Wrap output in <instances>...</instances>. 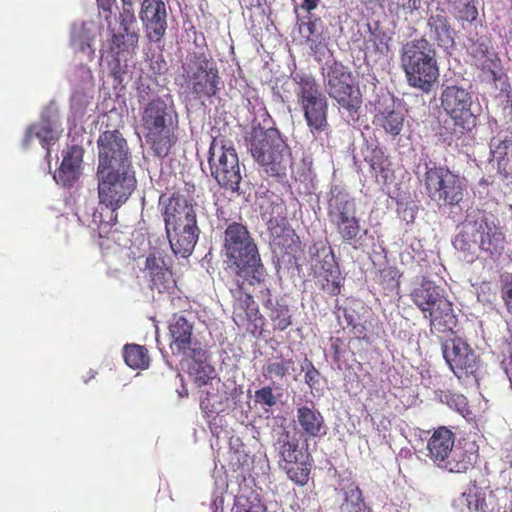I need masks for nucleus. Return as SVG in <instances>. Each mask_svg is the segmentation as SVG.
I'll use <instances>...</instances> for the list:
<instances>
[{
	"instance_id": "nucleus-1",
	"label": "nucleus",
	"mask_w": 512,
	"mask_h": 512,
	"mask_svg": "<svg viewBox=\"0 0 512 512\" xmlns=\"http://www.w3.org/2000/svg\"><path fill=\"white\" fill-rule=\"evenodd\" d=\"M453 245L466 261L472 262L479 252L500 255L505 248V237L491 215L476 209L467 214Z\"/></svg>"
},
{
	"instance_id": "nucleus-2",
	"label": "nucleus",
	"mask_w": 512,
	"mask_h": 512,
	"mask_svg": "<svg viewBox=\"0 0 512 512\" xmlns=\"http://www.w3.org/2000/svg\"><path fill=\"white\" fill-rule=\"evenodd\" d=\"M224 250L228 267L238 277V283L256 285L264 281L266 272L258 248L244 225L232 223L226 228Z\"/></svg>"
},
{
	"instance_id": "nucleus-3",
	"label": "nucleus",
	"mask_w": 512,
	"mask_h": 512,
	"mask_svg": "<svg viewBox=\"0 0 512 512\" xmlns=\"http://www.w3.org/2000/svg\"><path fill=\"white\" fill-rule=\"evenodd\" d=\"M141 122L146 142L155 155L167 156L176 142L178 120L173 105L161 98L152 99L143 108Z\"/></svg>"
},
{
	"instance_id": "nucleus-4",
	"label": "nucleus",
	"mask_w": 512,
	"mask_h": 512,
	"mask_svg": "<svg viewBox=\"0 0 512 512\" xmlns=\"http://www.w3.org/2000/svg\"><path fill=\"white\" fill-rule=\"evenodd\" d=\"M163 216L172 251L183 258L188 257L200 233L194 207L179 197H170L164 205Z\"/></svg>"
},
{
	"instance_id": "nucleus-5",
	"label": "nucleus",
	"mask_w": 512,
	"mask_h": 512,
	"mask_svg": "<svg viewBox=\"0 0 512 512\" xmlns=\"http://www.w3.org/2000/svg\"><path fill=\"white\" fill-rule=\"evenodd\" d=\"M435 50L425 39L413 40L402 48L401 67L409 86L429 93L439 77Z\"/></svg>"
},
{
	"instance_id": "nucleus-6",
	"label": "nucleus",
	"mask_w": 512,
	"mask_h": 512,
	"mask_svg": "<svg viewBox=\"0 0 512 512\" xmlns=\"http://www.w3.org/2000/svg\"><path fill=\"white\" fill-rule=\"evenodd\" d=\"M248 148L253 159L268 176L285 175L291 162V153L277 129L254 128L248 139Z\"/></svg>"
},
{
	"instance_id": "nucleus-7",
	"label": "nucleus",
	"mask_w": 512,
	"mask_h": 512,
	"mask_svg": "<svg viewBox=\"0 0 512 512\" xmlns=\"http://www.w3.org/2000/svg\"><path fill=\"white\" fill-rule=\"evenodd\" d=\"M413 303L430 320V330L434 334L451 332L456 326L457 318L451 302L444 295V290L429 280H422L411 292Z\"/></svg>"
},
{
	"instance_id": "nucleus-8",
	"label": "nucleus",
	"mask_w": 512,
	"mask_h": 512,
	"mask_svg": "<svg viewBox=\"0 0 512 512\" xmlns=\"http://www.w3.org/2000/svg\"><path fill=\"white\" fill-rule=\"evenodd\" d=\"M424 165L423 182L429 199L438 208L459 206L467 193V180L446 167Z\"/></svg>"
},
{
	"instance_id": "nucleus-9",
	"label": "nucleus",
	"mask_w": 512,
	"mask_h": 512,
	"mask_svg": "<svg viewBox=\"0 0 512 512\" xmlns=\"http://www.w3.org/2000/svg\"><path fill=\"white\" fill-rule=\"evenodd\" d=\"M470 449L454 448V435L446 427L437 429L427 443L428 456L439 468L451 473H464L477 461L478 454Z\"/></svg>"
},
{
	"instance_id": "nucleus-10",
	"label": "nucleus",
	"mask_w": 512,
	"mask_h": 512,
	"mask_svg": "<svg viewBox=\"0 0 512 512\" xmlns=\"http://www.w3.org/2000/svg\"><path fill=\"white\" fill-rule=\"evenodd\" d=\"M322 74L325 90L337 105L349 114L356 113L362 103V96L350 70L343 64L326 61Z\"/></svg>"
},
{
	"instance_id": "nucleus-11",
	"label": "nucleus",
	"mask_w": 512,
	"mask_h": 512,
	"mask_svg": "<svg viewBox=\"0 0 512 512\" xmlns=\"http://www.w3.org/2000/svg\"><path fill=\"white\" fill-rule=\"evenodd\" d=\"M296 95L298 103L304 112V117L310 131L317 137L328 127L326 97L321 93L315 79L311 75L296 73Z\"/></svg>"
},
{
	"instance_id": "nucleus-12",
	"label": "nucleus",
	"mask_w": 512,
	"mask_h": 512,
	"mask_svg": "<svg viewBox=\"0 0 512 512\" xmlns=\"http://www.w3.org/2000/svg\"><path fill=\"white\" fill-rule=\"evenodd\" d=\"M208 163L212 177L221 187L232 192L239 190L242 167L232 145L214 138L209 148Z\"/></svg>"
},
{
	"instance_id": "nucleus-13",
	"label": "nucleus",
	"mask_w": 512,
	"mask_h": 512,
	"mask_svg": "<svg viewBox=\"0 0 512 512\" xmlns=\"http://www.w3.org/2000/svg\"><path fill=\"white\" fill-rule=\"evenodd\" d=\"M98 197L101 205L113 213L130 197L136 187V178L132 168L96 173Z\"/></svg>"
},
{
	"instance_id": "nucleus-14",
	"label": "nucleus",
	"mask_w": 512,
	"mask_h": 512,
	"mask_svg": "<svg viewBox=\"0 0 512 512\" xmlns=\"http://www.w3.org/2000/svg\"><path fill=\"white\" fill-rule=\"evenodd\" d=\"M328 217L343 241L351 243L359 238L361 227L356 217L355 202L345 190L338 186L330 190Z\"/></svg>"
},
{
	"instance_id": "nucleus-15",
	"label": "nucleus",
	"mask_w": 512,
	"mask_h": 512,
	"mask_svg": "<svg viewBox=\"0 0 512 512\" xmlns=\"http://www.w3.org/2000/svg\"><path fill=\"white\" fill-rule=\"evenodd\" d=\"M191 93L197 98H211L219 90L220 77L215 62L203 53L191 55L183 66Z\"/></svg>"
},
{
	"instance_id": "nucleus-16",
	"label": "nucleus",
	"mask_w": 512,
	"mask_h": 512,
	"mask_svg": "<svg viewBox=\"0 0 512 512\" xmlns=\"http://www.w3.org/2000/svg\"><path fill=\"white\" fill-rule=\"evenodd\" d=\"M441 107L453 121L454 125L463 131H471L476 126V115L472 109V93L459 85L444 86L440 96Z\"/></svg>"
},
{
	"instance_id": "nucleus-17",
	"label": "nucleus",
	"mask_w": 512,
	"mask_h": 512,
	"mask_svg": "<svg viewBox=\"0 0 512 512\" xmlns=\"http://www.w3.org/2000/svg\"><path fill=\"white\" fill-rule=\"evenodd\" d=\"M97 172L132 168L126 140L117 130L103 132L98 140Z\"/></svg>"
},
{
	"instance_id": "nucleus-18",
	"label": "nucleus",
	"mask_w": 512,
	"mask_h": 512,
	"mask_svg": "<svg viewBox=\"0 0 512 512\" xmlns=\"http://www.w3.org/2000/svg\"><path fill=\"white\" fill-rule=\"evenodd\" d=\"M442 350L446 363L458 378L476 371L477 356L462 338L454 336L446 339Z\"/></svg>"
},
{
	"instance_id": "nucleus-19",
	"label": "nucleus",
	"mask_w": 512,
	"mask_h": 512,
	"mask_svg": "<svg viewBox=\"0 0 512 512\" xmlns=\"http://www.w3.org/2000/svg\"><path fill=\"white\" fill-rule=\"evenodd\" d=\"M63 132L57 111L53 107L46 108L40 121L31 125L23 139V146L28 148L33 138L38 139L41 146L47 150V157L50 156L49 147L54 145Z\"/></svg>"
},
{
	"instance_id": "nucleus-20",
	"label": "nucleus",
	"mask_w": 512,
	"mask_h": 512,
	"mask_svg": "<svg viewBox=\"0 0 512 512\" xmlns=\"http://www.w3.org/2000/svg\"><path fill=\"white\" fill-rule=\"evenodd\" d=\"M169 333L171 337L170 348L173 354L180 355L183 358L192 353L201 354L202 344L193 337V325L183 316H174L170 325Z\"/></svg>"
},
{
	"instance_id": "nucleus-21",
	"label": "nucleus",
	"mask_w": 512,
	"mask_h": 512,
	"mask_svg": "<svg viewBox=\"0 0 512 512\" xmlns=\"http://www.w3.org/2000/svg\"><path fill=\"white\" fill-rule=\"evenodd\" d=\"M140 18L145 26L148 39L152 42H159L167 29L165 3L162 0H144Z\"/></svg>"
},
{
	"instance_id": "nucleus-22",
	"label": "nucleus",
	"mask_w": 512,
	"mask_h": 512,
	"mask_svg": "<svg viewBox=\"0 0 512 512\" xmlns=\"http://www.w3.org/2000/svg\"><path fill=\"white\" fill-rule=\"evenodd\" d=\"M202 355L192 353L185 357L187 360V373L191 381L199 388L203 386H213L214 382L219 383V378L215 368L209 361V356L206 349L201 348Z\"/></svg>"
},
{
	"instance_id": "nucleus-23",
	"label": "nucleus",
	"mask_w": 512,
	"mask_h": 512,
	"mask_svg": "<svg viewBox=\"0 0 512 512\" xmlns=\"http://www.w3.org/2000/svg\"><path fill=\"white\" fill-rule=\"evenodd\" d=\"M135 15L120 16V28L113 34V49H117L116 54H132L138 44L139 35L135 29Z\"/></svg>"
},
{
	"instance_id": "nucleus-24",
	"label": "nucleus",
	"mask_w": 512,
	"mask_h": 512,
	"mask_svg": "<svg viewBox=\"0 0 512 512\" xmlns=\"http://www.w3.org/2000/svg\"><path fill=\"white\" fill-rule=\"evenodd\" d=\"M97 35V26L94 22L74 23L71 26L70 43L73 49L84 54L88 60L94 55L93 43Z\"/></svg>"
},
{
	"instance_id": "nucleus-25",
	"label": "nucleus",
	"mask_w": 512,
	"mask_h": 512,
	"mask_svg": "<svg viewBox=\"0 0 512 512\" xmlns=\"http://www.w3.org/2000/svg\"><path fill=\"white\" fill-rule=\"evenodd\" d=\"M491 161L496 163L497 170L507 179H512V140L494 137L490 142Z\"/></svg>"
},
{
	"instance_id": "nucleus-26",
	"label": "nucleus",
	"mask_w": 512,
	"mask_h": 512,
	"mask_svg": "<svg viewBox=\"0 0 512 512\" xmlns=\"http://www.w3.org/2000/svg\"><path fill=\"white\" fill-rule=\"evenodd\" d=\"M296 422L305 436L319 437L324 434V418L314 407H298L296 411Z\"/></svg>"
},
{
	"instance_id": "nucleus-27",
	"label": "nucleus",
	"mask_w": 512,
	"mask_h": 512,
	"mask_svg": "<svg viewBox=\"0 0 512 512\" xmlns=\"http://www.w3.org/2000/svg\"><path fill=\"white\" fill-rule=\"evenodd\" d=\"M494 497L495 495L492 491L474 486L468 492L463 493L458 502L466 505L470 511L489 512L493 510L492 500Z\"/></svg>"
},
{
	"instance_id": "nucleus-28",
	"label": "nucleus",
	"mask_w": 512,
	"mask_h": 512,
	"mask_svg": "<svg viewBox=\"0 0 512 512\" xmlns=\"http://www.w3.org/2000/svg\"><path fill=\"white\" fill-rule=\"evenodd\" d=\"M145 269L148 271L152 285L155 288L161 291L168 287L172 273L160 256L149 255L145 261Z\"/></svg>"
},
{
	"instance_id": "nucleus-29",
	"label": "nucleus",
	"mask_w": 512,
	"mask_h": 512,
	"mask_svg": "<svg viewBox=\"0 0 512 512\" xmlns=\"http://www.w3.org/2000/svg\"><path fill=\"white\" fill-rule=\"evenodd\" d=\"M430 36L434 38L438 45L448 48L454 43V31L448 23L445 16L441 14L432 15L429 18Z\"/></svg>"
},
{
	"instance_id": "nucleus-30",
	"label": "nucleus",
	"mask_w": 512,
	"mask_h": 512,
	"mask_svg": "<svg viewBox=\"0 0 512 512\" xmlns=\"http://www.w3.org/2000/svg\"><path fill=\"white\" fill-rule=\"evenodd\" d=\"M343 502L340 505L341 512H371L366 504L359 486L355 483L346 485L343 489Z\"/></svg>"
},
{
	"instance_id": "nucleus-31",
	"label": "nucleus",
	"mask_w": 512,
	"mask_h": 512,
	"mask_svg": "<svg viewBox=\"0 0 512 512\" xmlns=\"http://www.w3.org/2000/svg\"><path fill=\"white\" fill-rule=\"evenodd\" d=\"M264 307L269 310V318L275 329L284 331L291 324V315L287 305L274 302L271 298L264 302Z\"/></svg>"
},
{
	"instance_id": "nucleus-32",
	"label": "nucleus",
	"mask_w": 512,
	"mask_h": 512,
	"mask_svg": "<svg viewBox=\"0 0 512 512\" xmlns=\"http://www.w3.org/2000/svg\"><path fill=\"white\" fill-rule=\"evenodd\" d=\"M404 120V114L400 110H385L376 116V123L394 137L402 131Z\"/></svg>"
},
{
	"instance_id": "nucleus-33",
	"label": "nucleus",
	"mask_w": 512,
	"mask_h": 512,
	"mask_svg": "<svg viewBox=\"0 0 512 512\" xmlns=\"http://www.w3.org/2000/svg\"><path fill=\"white\" fill-rule=\"evenodd\" d=\"M268 227L271 234V243L275 247H286L293 242L294 232L290 228L285 227L284 223H279L277 218L272 215L268 217ZM284 222V218H281Z\"/></svg>"
},
{
	"instance_id": "nucleus-34",
	"label": "nucleus",
	"mask_w": 512,
	"mask_h": 512,
	"mask_svg": "<svg viewBox=\"0 0 512 512\" xmlns=\"http://www.w3.org/2000/svg\"><path fill=\"white\" fill-rule=\"evenodd\" d=\"M316 272L319 276L323 277L328 284L332 285L333 291L339 288L340 271L331 253L324 256L320 266L316 265Z\"/></svg>"
},
{
	"instance_id": "nucleus-35",
	"label": "nucleus",
	"mask_w": 512,
	"mask_h": 512,
	"mask_svg": "<svg viewBox=\"0 0 512 512\" xmlns=\"http://www.w3.org/2000/svg\"><path fill=\"white\" fill-rule=\"evenodd\" d=\"M123 357L126 364L133 369H145L149 365L147 350L140 345H126Z\"/></svg>"
},
{
	"instance_id": "nucleus-36",
	"label": "nucleus",
	"mask_w": 512,
	"mask_h": 512,
	"mask_svg": "<svg viewBox=\"0 0 512 512\" xmlns=\"http://www.w3.org/2000/svg\"><path fill=\"white\" fill-rule=\"evenodd\" d=\"M295 371V363L292 359L269 361L263 368V375L269 379H282L290 372Z\"/></svg>"
},
{
	"instance_id": "nucleus-37",
	"label": "nucleus",
	"mask_w": 512,
	"mask_h": 512,
	"mask_svg": "<svg viewBox=\"0 0 512 512\" xmlns=\"http://www.w3.org/2000/svg\"><path fill=\"white\" fill-rule=\"evenodd\" d=\"M278 449L287 463H297L301 452L298 450V441L288 434L282 435L278 440Z\"/></svg>"
},
{
	"instance_id": "nucleus-38",
	"label": "nucleus",
	"mask_w": 512,
	"mask_h": 512,
	"mask_svg": "<svg viewBox=\"0 0 512 512\" xmlns=\"http://www.w3.org/2000/svg\"><path fill=\"white\" fill-rule=\"evenodd\" d=\"M299 30L301 35L306 38V42L310 48H316L320 39V33L317 29V21L303 22L299 25Z\"/></svg>"
},
{
	"instance_id": "nucleus-39",
	"label": "nucleus",
	"mask_w": 512,
	"mask_h": 512,
	"mask_svg": "<svg viewBox=\"0 0 512 512\" xmlns=\"http://www.w3.org/2000/svg\"><path fill=\"white\" fill-rule=\"evenodd\" d=\"M80 171L70 167L67 163L61 164L59 170L54 174V180L63 186L72 185L79 177Z\"/></svg>"
},
{
	"instance_id": "nucleus-40",
	"label": "nucleus",
	"mask_w": 512,
	"mask_h": 512,
	"mask_svg": "<svg viewBox=\"0 0 512 512\" xmlns=\"http://www.w3.org/2000/svg\"><path fill=\"white\" fill-rule=\"evenodd\" d=\"M293 464L294 465L287 470L289 479H291L296 484H306L309 478L310 469L305 465H298V462Z\"/></svg>"
},
{
	"instance_id": "nucleus-41",
	"label": "nucleus",
	"mask_w": 512,
	"mask_h": 512,
	"mask_svg": "<svg viewBox=\"0 0 512 512\" xmlns=\"http://www.w3.org/2000/svg\"><path fill=\"white\" fill-rule=\"evenodd\" d=\"M302 370H306L305 372V383L311 389H317L320 380L319 371L313 366L312 362L308 359H305L301 365Z\"/></svg>"
},
{
	"instance_id": "nucleus-42",
	"label": "nucleus",
	"mask_w": 512,
	"mask_h": 512,
	"mask_svg": "<svg viewBox=\"0 0 512 512\" xmlns=\"http://www.w3.org/2000/svg\"><path fill=\"white\" fill-rule=\"evenodd\" d=\"M83 158V150L78 146H72L63 157L61 164H68L70 167L80 171V165Z\"/></svg>"
},
{
	"instance_id": "nucleus-43",
	"label": "nucleus",
	"mask_w": 512,
	"mask_h": 512,
	"mask_svg": "<svg viewBox=\"0 0 512 512\" xmlns=\"http://www.w3.org/2000/svg\"><path fill=\"white\" fill-rule=\"evenodd\" d=\"M233 512H266L265 506L260 501L242 502L239 500L232 509Z\"/></svg>"
},
{
	"instance_id": "nucleus-44",
	"label": "nucleus",
	"mask_w": 512,
	"mask_h": 512,
	"mask_svg": "<svg viewBox=\"0 0 512 512\" xmlns=\"http://www.w3.org/2000/svg\"><path fill=\"white\" fill-rule=\"evenodd\" d=\"M255 402L271 407L276 404L277 399L270 387H263L255 392Z\"/></svg>"
},
{
	"instance_id": "nucleus-45",
	"label": "nucleus",
	"mask_w": 512,
	"mask_h": 512,
	"mask_svg": "<svg viewBox=\"0 0 512 512\" xmlns=\"http://www.w3.org/2000/svg\"><path fill=\"white\" fill-rule=\"evenodd\" d=\"M501 292L507 312L512 315V275L504 277Z\"/></svg>"
},
{
	"instance_id": "nucleus-46",
	"label": "nucleus",
	"mask_w": 512,
	"mask_h": 512,
	"mask_svg": "<svg viewBox=\"0 0 512 512\" xmlns=\"http://www.w3.org/2000/svg\"><path fill=\"white\" fill-rule=\"evenodd\" d=\"M478 11L476 7L470 2L463 4V7L458 12V18L461 21L472 22L476 19Z\"/></svg>"
},
{
	"instance_id": "nucleus-47",
	"label": "nucleus",
	"mask_w": 512,
	"mask_h": 512,
	"mask_svg": "<svg viewBox=\"0 0 512 512\" xmlns=\"http://www.w3.org/2000/svg\"><path fill=\"white\" fill-rule=\"evenodd\" d=\"M254 305L255 303L252 296L248 293L241 292L239 299L236 300L235 308L253 311L255 310Z\"/></svg>"
},
{
	"instance_id": "nucleus-48",
	"label": "nucleus",
	"mask_w": 512,
	"mask_h": 512,
	"mask_svg": "<svg viewBox=\"0 0 512 512\" xmlns=\"http://www.w3.org/2000/svg\"><path fill=\"white\" fill-rule=\"evenodd\" d=\"M200 407L205 414L210 416V414L218 413L219 409L216 407L214 402H211L210 398L207 396L203 398L200 402Z\"/></svg>"
},
{
	"instance_id": "nucleus-49",
	"label": "nucleus",
	"mask_w": 512,
	"mask_h": 512,
	"mask_svg": "<svg viewBox=\"0 0 512 512\" xmlns=\"http://www.w3.org/2000/svg\"><path fill=\"white\" fill-rule=\"evenodd\" d=\"M397 4L403 9L413 11L419 8V0H397Z\"/></svg>"
},
{
	"instance_id": "nucleus-50",
	"label": "nucleus",
	"mask_w": 512,
	"mask_h": 512,
	"mask_svg": "<svg viewBox=\"0 0 512 512\" xmlns=\"http://www.w3.org/2000/svg\"><path fill=\"white\" fill-rule=\"evenodd\" d=\"M505 372L512 383V339L509 342V357L504 361Z\"/></svg>"
},
{
	"instance_id": "nucleus-51",
	"label": "nucleus",
	"mask_w": 512,
	"mask_h": 512,
	"mask_svg": "<svg viewBox=\"0 0 512 512\" xmlns=\"http://www.w3.org/2000/svg\"><path fill=\"white\" fill-rule=\"evenodd\" d=\"M498 492L509 502L503 512H512V488L499 490Z\"/></svg>"
},
{
	"instance_id": "nucleus-52",
	"label": "nucleus",
	"mask_w": 512,
	"mask_h": 512,
	"mask_svg": "<svg viewBox=\"0 0 512 512\" xmlns=\"http://www.w3.org/2000/svg\"><path fill=\"white\" fill-rule=\"evenodd\" d=\"M132 2H133V0H129L128 3L123 2V11L120 13V16L134 15V12L132 9Z\"/></svg>"
},
{
	"instance_id": "nucleus-53",
	"label": "nucleus",
	"mask_w": 512,
	"mask_h": 512,
	"mask_svg": "<svg viewBox=\"0 0 512 512\" xmlns=\"http://www.w3.org/2000/svg\"><path fill=\"white\" fill-rule=\"evenodd\" d=\"M319 3V0H303L302 7L306 9L308 12L315 9Z\"/></svg>"
},
{
	"instance_id": "nucleus-54",
	"label": "nucleus",
	"mask_w": 512,
	"mask_h": 512,
	"mask_svg": "<svg viewBox=\"0 0 512 512\" xmlns=\"http://www.w3.org/2000/svg\"><path fill=\"white\" fill-rule=\"evenodd\" d=\"M100 7L107 10L110 6L111 0H97Z\"/></svg>"
},
{
	"instance_id": "nucleus-55",
	"label": "nucleus",
	"mask_w": 512,
	"mask_h": 512,
	"mask_svg": "<svg viewBox=\"0 0 512 512\" xmlns=\"http://www.w3.org/2000/svg\"><path fill=\"white\" fill-rule=\"evenodd\" d=\"M274 210H276L277 216H281V214L283 213V210H284L282 203H276Z\"/></svg>"
},
{
	"instance_id": "nucleus-56",
	"label": "nucleus",
	"mask_w": 512,
	"mask_h": 512,
	"mask_svg": "<svg viewBox=\"0 0 512 512\" xmlns=\"http://www.w3.org/2000/svg\"><path fill=\"white\" fill-rule=\"evenodd\" d=\"M180 397H186L188 395V391L185 387L181 391H178Z\"/></svg>"
},
{
	"instance_id": "nucleus-57",
	"label": "nucleus",
	"mask_w": 512,
	"mask_h": 512,
	"mask_svg": "<svg viewBox=\"0 0 512 512\" xmlns=\"http://www.w3.org/2000/svg\"><path fill=\"white\" fill-rule=\"evenodd\" d=\"M486 185H487L486 181H485V180H481V181L478 183V186H477V187H478V188H483V189H485V188H486Z\"/></svg>"
},
{
	"instance_id": "nucleus-58",
	"label": "nucleus",
	"mask_w": 512,
	"mask_h": 512,
	"mask_svg": "<svg viewBox=\"0 0 512 512\" xmlns=\"http://www.w3.org/2000/svg\"><path fill=\"white\" fill-rule=\"evenodd\" d=\"M93 217H94V222H97V221H98V220H97V215H96V214H94V215H93Z\"/></svg>"
},
{
	"instance_id": "nucleus-59",
	"label": "nucleus",
	"mask_w": 512,
	"mask_h": 512,
	"mask_svg": "<svg viewBox=\"0 0 512 512\" xmlns=\"http://www.w3.org/2000/svg\"><path fill=\"white\" fill-rule=\"evenodd\" d=\"M122 2H125V3L127 2V3H128V2H129V0H122Z\"/></svg>"
}]
</instances>
